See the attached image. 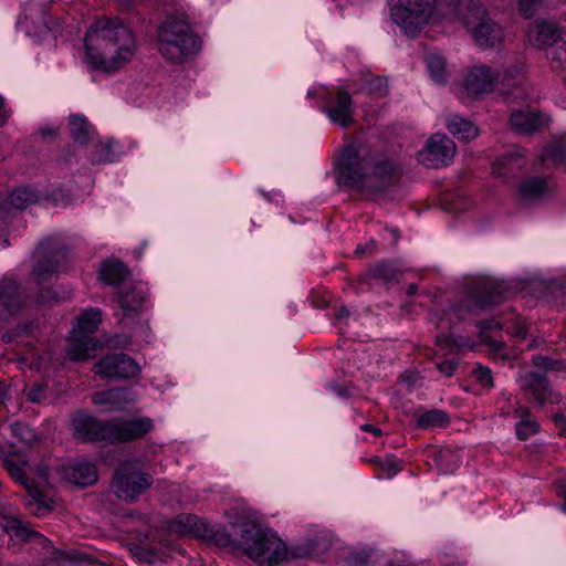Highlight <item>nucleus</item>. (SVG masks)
Returning a JSON list of instances; mask_svg holds the SVG:
<instances>
[{
  "mask_svg": "<svg viewBox=\"0 0 566 566\" xmlns=\"http://www.w3.org/2000/svg\"><path fill=\"white\" fill-rule=\"evenodd\" d=\"M337 182L361 191L380 192L400 178L399 166L384 156L373 155L361 145H348L340 154Z\"/></svg>",
  "mask_w": 566,
  "mask_h": 566,
  "instance_id": "obj_1",
  "label": "nucleus"
},
{
  "mask_svg": "<svg viewBox=\"0 0 566 566\" xmlns=\"http://www.w3.org/2000/svg\"><path fill=\"white\" fill-rule=\"evenodd\" d=\"M135 51L132 31L117 19H98L86 32V61L94 70L115 72L132 60Z\"/></svg>",
  "mask_w": 566,
  "mask_h": 566,
  "instance_id": "obj_2",
  "label": "nucleus"
},
{
  "mask_svg": "<svg viewBox=\"0 0 566 566\" xmlns=\"http://www.w3.org/2000/svg\"><path fill=\"white\" fill-rule=\"evenodd\" d=\"M237 549L262 566H272L286 557L285 544L269 528L247 516H237Z\"/></svg>",
  "mask_w": 566,
  "mask_h": 566,
  "instance_id": "obj_3",
  "label": "nucleus"
},
{
  "mask_svg": "<svg viewBox=\"0 0 566 566\" xmlns=\"http://www.w3.org/2000/svg\"><path fill=\"white\" fill-rule=\"evenodd\" d=\"M157 36L158 50L163 57L176 64L195 54L201 45L184 13L167 15L158 28Z\"/></svg>",
  "mask_w": 566,
  "mask_h": 566,
  "instance_id": "obj_4",
  "label": "nucleus"
},
{
  "mask_svg": "<svg viewBox=\"0 0 566 566\" xmlns=\"http://www.w3.org/2000/svg\"><path fill=\"white\" fill-rule=\"evenodd\" d=\"M455 15L475 43L484 49L500 46L504 41L502 27L494 21L481 0H458Z\"/></svg>",
  "mask_w": 566,
  "mask_h": 566,
  "instance_id": "obj_5",
  "label": "nucleus"
},
{
  "mask_svg": "<svg viewBox=\"0 0 566 566\" xmlns=\"http://www.w3.org/2000/svg\"><path fill=\"white\" fill-rule=\"evenodd\" d=\"M171 533L193 536L220 547L237 549V517L231 522V532L223 526L210 525L196 515H179L168 525Z\"/></svg>",
  "mask_w": 566,
  "mask_h": 566,
  "instance_id": "obj_6",
  "label": "nucleus"
},
{
  "mask_svg": "<svg viewBox=\"0 0 566 566\" xmlns=\"http://www.w3.org/2000/svg\"><path fill=\"white\" fill-rule=\"evenodd\" d=\"M4 467L8 472L27 490L24 506L36 516H43L53 510V500L39 485L28 478L29 464L21 457L12 454L6 458Z\"/></svg>",
  "mask_w": 566,
  "mask_h": 566,
  "instance_id": "obj_7",
  "label": "nucleus"
},
{
  "mask_svg": "<svg viewBox=\"0 0 566 566\" xmlns=\"http://www.w3.org/2000/svg\"><path fill=\"white\" fill-rule=\"evenodd\" d=\"M449 4V0H396L391 8L395 23L410 34L422 28L431 14Z\"/></svg>",
  "mask_w": 566,
  "mask_h": 566,
  "instance_id": "obj_8",
  "label": "nucleus"
},
{
  "mask_svg": "<svg viewBox=\"0 0 566 566\" xmlns=\"http://www.w3.org/2000/svg\"><path fill=\"white\" fill-rule=\"evenodd\" d=\"M153 476L130 463L120 465L114 473L113 489L116 496L126 502H135L153 484Z\"/></svg>",
  "mask_w": 566,
  "mask_h": 566,
  "instance_id": "obj_9",
  "label": "nucleus"
},
{
  "mask_svg": "<svg viewBox=\"0 0 566 566\" xmlns=\"http://www.w3.org/2000/svg\"><path fill=\"white\" fill-rule=\"evenodd\" d=\"M510 293L511 291L503 282L491 279L480 280L472 286L465 307L470 312L484 310L490 305L501 303Z\"/></svg>",
  "mask_w": 566,
  "mask_h": 566,
  "instance_id": "obj_10",
  "label": "nucleus"
},
{
  "mask_svg": "<svg viewBox=\"0 0 566 566\" xmlns=\"http://www.w3.org/2000/svg\"><path fill=\"white\" fill-rule=\"evenodd\" d=\"M454 142L446 135H432L423 149L418 151V160L431 168L448 166L455 155Z\"/></svg>",
  "mask_w": 566,
  "mask_h": 566,
  "instance_id": "obj_11",
  "label": "nucleus"
},
{
  "mask_svg": "<svg viewBox=\"0 0 566 566\" xmlns=\"http://www.w3.org/2000/svg\"><path fill=\"white\" fill-rule=\"evenodd\" d=\"M495 75L497 90L507 102H520L528 97L524 66L521 63L507 66L502 73L495 72Z\"/></svg>",
  "mask_w": 566,
  "mask_h": 566,
  "instance_id": "obj_12",
  "label": "nucleus"
},
{
  "mask_svg": "<svg viewBox=\"0 0 566 566\" xmlns=\"http://www.w3.org/2000/svg\"><path fill=\"white\" fill-rule=\"evenodd\" d=\"M139 371L138 364L124 353L106 355L95 365V373L106 378H133Z\"/></svg>",
  "mask_w": 566,
  "mask_h": 566,
  "instance_id": "obj_13",
  "label": "nucleus"
},
{
  "mask_svg": "<svg viewBox=\"0 0 566 566\" xmlns=\"http://www.w3.org/2000/svg\"><path fill=\"white\" fill-rule=\"evenodd\" d=\"M72 431L76 440L82 442H108L109 421H102L94 417L77 413L72 419Z\"/></svg>",
  "mask_w": 566,
  "mask_h": 566,
  "instance_id": "obj_14",
  "label": "nucleus"
},
{
  "mask_svg": "<svg viewBox=\"0 0 566 566\" xmlns=\"http://www.w3.org/2000/svg\"><path fill=\"white\" fill-rule=\"evenodd\" d=\"M34 276L39 283H43L59 269V259L63 256L53 239H46L39 243L35 250Z\"/></svg>",
  "mask_w": 566,
  "mask_h": 566,
  "instance_id": "obj_15",
  "label": "nucleus"
},
{
  "mask_svg": "<svg viewBox=\"0 0 566 566\" xmlns=\"http://www.w3.org/2000/svg\"><path fill=\"white\" fill-rule=\"evenodd\" d=\"M119 311L116 312L119 323L129 327L139 315L140 307L146 300L143 289L124 284L118 290Z\"/></svg>",
  "mask_w": 566,
  "mask_h": 566,
  "instance_id": "obj_16",
  "label": "nucleus"
},
{
  "mask_svg": "<svg viewBox=\"0 0 566 566\" xmlns=\"http://www.w3.org/2000/svg\"><path fill=\"white\" fill-rule=\"evenodd\" d=\"M153 429L149 418H137L123 421H109L108 442H129L146 436Z\"/></svg>",
  "mask_w": 566,
  "mask_h": 566,
  "instance_id": "obj_17",
  "label": "nucleus"
},
{
  "mask_svg": "<svg viewBox=\"0 0 566 566\" xmlns=\"http://www.w3.org/2000/svg\"><path fill=\"white\" fill-rule=\"evenodd\" d=\"M496 80L495 71L490 66L475 65L468 71L463 87L469 95L480 97L497 88Z\"/></svg>",
  "mask_w": 566,
  "mask_h": 566,
  "instance_id": "obj_18",
  "label": "nucleus"
},
{
  "mask_svg": "<svg viewBox=\"0 0 566 566\" xmlns=\"http://www.w3.org/2000/svg\"><path fill=\"white\" fill-rule=\"evenodd\" d=\"M527 38L533 45L545 48L559 44L564 39V32L554 21L535 20L528 27Z\"/></svg>",
  "mask_w": 566,
  "mask_h": 566,
  "instance_id": "obj_19",
  "label": "nucleus"
},
{
  "mask_svg": "<svg viewBox=\"0 0 566 566\" xmlns=\"http://www.w3.org/2000/svg\"><path fill=\"white\" fill-rule=\"evenodd\" d=\"M327 117L335 124L343 128L350 126L354 123L353 118V99L347 91L338 90L336 95L331 98L328 105L325 107Z\"/></svg>",
  "mask_w": 566,
  "mask_h": 566,
  "instance_id": "obj_20",
  "label": "nucleus"
},
{
  "mask_svg": "<svg viewBox=\"0 0 566 566\" xmlns=\"http://www.w3.org/2000/svg\"><path fill=\"white\" fill-rule=\"evenodd\" d=\"M526 165L524 150L515 149L501 156L492 166L493 174L504 182L515 180Z\"/></svg>",
  "mask_w": 566,
  "mask_h": 566,
  "instance_id": "obj_21",
  "label": "nucleus"
},
{
  "mask_svg": "<svg viewBox=\"0 0 566 566\" xmlns=\"http://www.w3.org/2000/svg\"><path fill=\"white\" fill-rule=\"evenodd\" d=\"M135 400V394L130 389L122 387L98 391L92 396L93 403L103 407L106 411L124 409Z\"/></svg>",
  "mask_w": 566,
  "mask_h": 566,
  "instance_id": "obj_22",
  "label": "nucleus"
},
{
  "mask_svg": "<svg viewBox=\"0 0 566 566\" xmlns=\"http://www.w3.org/2000/svg\"><path fill=\"white\" fill-rule=\"evenodd\" d=\"M510 124L518 134H531L545 124V118L541 113L532 108L517 109L512 112Z\"/></svg>",
  "mask_w": 566,
  "mask_h": 566,
  "instance_id": "obj_23",
  "label": "nucleus"
},
{
  "mask_svg": "<svg viewBox=\"0 0 566 566\" xmlns=\"http://www.w3.org/2000/svg\"><path fill=\"white\" fill-rule=\"evenodd\" d=\"M547 180L543 177L531 176L524 178L517 187V199L521 203H533L548 193Z\"/></svg>",
  "mask_w": 566,
  "mask_h": 566,
  "instance_id": "obj_24",
  "label": "nucleus"
},
{
  "mask_svg": "<svg viewBox=\"0 0 566 566\" xmlns=\"http://www.w3.org/2000/svg\"><path fill=\"white\" fill-rule=\"evenodd\" d=\"M24 303L25 296L19 284L11 280L0 281V307L14 314L23 307Z\"/></svg>",
  "mask_w": 566,
  "mask_h": 566,
  "instance_id": "obj_25",
  "label": "nucleus"
},
{
  "mask_svg": "<svg viewBox=\"0 0 566 566\" xmlns=\"http://www.w3.org/2000/svg\"><path fill=\"white\" fill-rule=\"evenodd\" d=\"M65 476L75 485L88 486L97 481V470L91 462H77L65 470Z\"/></svg>",
  "mask_w": 566,
  "mask_h": 566,
  "instance_id": "obj_26",
  "label": "nucleus"
},
{
  "mask_svg": "<svg viewBox=\"0 0 566 566\" xmlns=\"http://www.w3.org/2000/svg\"><path fill=\"white\" fill-rule=\"evenodd\" d=\"M522 388L532 396V398L539 403L549 399V388L547 380L543 375L536 373H527L521 377Z\"/></svg>",
  "mask_w": 566,
  "mask_h": 566,
  "instance_id": "obj_27",
  "label": "nucleus"
},
{
  "mask_svg": "<svg viewBox=\"0 0 566 566\" xmlns=\"http://www.w3.org/2000/svg\"><path fill=\"white\" fill-rule=\"evenodd\" d=\"M96 349V342L87 335L73 334L70 339L67 355L70 359L83 361L91 356V353Z\"/></svg>",
  "mask_w": 566,
  "mask_h": 566,
  "instance_id": "obj_28",
  "label": "nucleus"
},
{
  "mask_svg": "<svg viewBox=\"0 0 566 566\" xmlns=\"http://www.w3.org/2000/svg\"><path fill=\"white\" fill-rule=\"evenodd\" d=\"M448 130L458 139L470 142L479 135V129L467 118L452 115L447 119Z\"/></svg>",
  "mask_w": 566,
  "mask_h": 566,
  "instance_id": "obj_29",
  "label": "nucleus"
},
{
  "mask_svg": "<svg viewBox=\"0 0 566 566\" xmlns=\"http://www.w3.org/2000/svg\"><path fill=\"white\" fill-rule=\"evenodd\" d=\"M129 272L120 261H106L99 272L101 280L108 285H119L125 282Z\"/></svg>",
  "mask_w": 566,
  "mask_h": 566,
  "instance_id": "obj_30",
  "label": "nucleus"
},
{
  "mask_svg": "<svg viewBox=\"0 0 566 566\" xmlns=\"http://www.w3.org/2000/svg\"><path fill=\"white\" fill-rule=\"evenodd\" d=\"M416 422L420 429L442 428L449 424L448 413L440 409L416 412Z\"/></svg>",
  "mask_w": 566,
  "mask_h": 566,
  "instance_id": "obj_31",
  "label": "nucleus"
},
{
  "mask_svg": "<svg viewBox=\"0 0 566 566\" xmlns=\"http://www.w3.org/2000/svg\"><path fill=\"white\" fill-rule=\"evenodd\" d=\"M70 132L75 143L86 145L94 134V129L85 117L78 115L70 116Z\"/></svg>",
  "mask_w": 566,
  "mask_h": 566,
  "instance_id": "obj_32",
  "label": "nucleus"
},
{
  "mask_svg": "<svg viewBox=\"0 0 566 566\" xmlns=\"http://www.w3.org/2000/svg\"><path fill=\"white\" fill-rule=\"evenodd\" d=\"M38 199V192L34 189L24 186L12 190L7 198V202L11 207L22 210L30 205L35 203Z\"/></svg>",
  "mask_w": 566,
  "mask_h": 566,
  "instance_id": "obj_33",
  "label": "nucleus"
},
{
  "mask_svg": "<svg viewBox=\"0 0 566 566\" xmlns=\"http://www.w3.org/2000/svg\"><path fill=\"white\" fill-rule=\"evenodd\" d=\"M102 319V313L97 308H92L84 312L77 319L76 327L73 328V334H83L91 336L97 331Z\"/></svg>",
  "mask_w": 566,
  "mask_h": 566,
  "instance_id": "obj_34",
  "label": "nucleus"
},
{
  "mask_svg": "<svg viewBox=\"0 0 566 566\" xmlns=\"http://www.w3.org/2000/svg\"><path fill=\"white\" fill-rule=\"evenodd\" d=\"M515 413L521 418L520 422L516 424V434L518 439L526 440L538 431V423L530 418V411L527 408L518 405L515 409Z\"/></svg>",
  "mask_w": 566,
  "mask_h": 566,
  "instance_id": "obj_35",
  "label": "nucleus"
},
{
  "mask_svg": "<svg viewBox=\"0 0 566 566\" xmlns=\"http://www.w3.org/2000/svg\"><path fill=\"white\" fill-rule=\"evenodd\" d=\"M478 327L480 328L479 338L480 342L486 344L492 350H500L503 343L492 337V333L501 329V324L495 319L479 322Z\"/></svg>",
  "mask_w": 566,
  "mask_h": 566,
  "instance_id": "obj_36",
  "label": "nucleus"
},
{
  "mask_svg": "<svg viewBox=\"0 0 566 566\" xmlns=\"http://www.w3.org/2000/svg\"><path fill=\"white\" fill-rule=\"evenodd\" d=\"M363 84L359 90L368 94L385 96L388 92L387 80L381 76H371L370 73H361Z\"/></svg>",
  "mask_w": 566,
  "mask_h": 566,
  "instance_id": "obj_37",
  "label": "nucleus"
},
{
  "mask_svg": "<svg viewBox=\"0 0 566 566\" xmlns=\"http://www.w3.org/2000/svg\"><path fill=\"white\" fill-rule=\"evenodd\" d=\"M6 528L23 541L33 538L42 539V536L35 531H32L27 522L15 516L8 517Z\"/></svg>",
  "mask_w": 566,
  "mask_h": 566,
  "instance_id": "obj_38",
  "label": "nucleus"
},
{
  "mask_svg": "<svg viewBox=\"0 0 566 566\" xmlns=\"http://www.w3.org/2000/svg\"><path fill=\"white\" fill-rule=\"evenodd\" d=\"M368 273L371 277L389 283L397 280L399 270L392 263L384 261L370 268Z\"/></svg>",
  "mask_w": 566,
  "mask_h": 566,
  "instance_id": "obj_39",
  "label": "nucleus"
},
{
  "mask_svg": "<svg viewBox=\"0 0 566 566\" xmlns=\"http://www.w3.org/2000/svg\"><path fill=\"white\" fill-rule=\"evenodd\" d=\"M549 52L552 67L555 71H566V41L563 39L559 44L553 45Z\"/></svg>",
  "mask_w": 566,
  "mask_h": 566,
  "instance_id": "obj_40",
  "label": "nucleus"
},
{
  "mask_svg": "<svg viewBox=\"0 0 566 566\" xmlns=\"http://www.w3.org/2000/svg\"><path fill=\"white\" fill-rule=\"evenodd\" d=\"M542 3H545L547 7L556 8L563 3V0H517L518 8L526 18H531L536 8Z\"/></svg>",
  "mask_w": 566,
  "mask_h": 566,
  "instance_id": "obj_41",
  "label": "nucleus"
},
{
  "mask_svg": "<svg viewBox=\"0 0 566 566\" xmlns=\"http://www.w3.org/2000/svg\"><path fill=\"white\" fill-rule=\"evenodd\" d=\"M544 160L551 159L556 164L566 165V139L555 142L546 150V155L542 158Z\"/></svg>",
  "mask_w": 566,
  "mask_h": 566,
  "instance_id": "obj_42",
  "label": "nucleus"
},
{
  "mask_svg": "<svg viewBox=\"0 0 566 566\" xmlns=\"http://www.w3.org/2000/svg\"><path fill=\"white\" fill-rule=\"evenodd\" d=\"M427 64L432 77L437 82H442L444 80L443 74L446 66L443 57L436 54L429 55L427 57Z\"/></svg>",
  "mask_w": 566,
  "mask_h": 566,
  "instance_id": "obj_43",
  "label": "nucleus"
},
{
  "mask_svg": "<svg viewBox=\"0 0 566 566\" xmlns=\"http://www.w3.org/2000/svg\"><path fill=\"white\" fill-rule=\"evenodd\" d=\"M67 297L69 295L59 296L55 291L51 289H44L41 290L38 294L36 301L41 305H53Z\"/></svg>",
  "mask_w": 566,
  "mask_h": 566,
  "instance_id": "obj_44",
  "label": "nucleus"
},
{
  "mask_svg": "<svg viewBox=\"0 0 566 566\" xmlns=\"http://www.w3.org/2000/svg\"><path fill=\"white\" fill-rule=\"evenodd\" d=\"M533 364L536 367L545 368L547 370H562L565 368L564 361L552 360V359H549L545 356H541V355L533 357Z\"/></svg>",
  "mask_w": 566,
  "mask_h": 566,
  "instance_id": "obj_45",
  "label": "nucleus"
},
{
  "mask_svg": "<svg viewBox=\"0 0 566 566\" xmlns=\"http://www.w3.org/2000/svg\"><path fill=\"white\" fill-rule=\"evenodd\" d=\"M437 343L442 347L450 348L451 350L459 349L463 346H469L468 343L462 338L457 339L453 335L443 334L437 336Z\"/></svg>",
  "mask_w": 566,
  "mask_h": 566,
  "instance_id": "obj_46",
  "label": "nucleus"
},
{
  "mask_svg": "<svg viewBox=\"0 0 566 566\" xmlns=\"http://www.w3.org/2000/svg\"><path fill=\"white\" fill-rule=\"evenodd\" d=\"M473 375L481 386L489 388L493 387V377L490 368L484 366H478L473 370Z\"/></svg>",
  "mask_w": 566,
  "mask_h": 566,
  "instance_id": "obj_47",
  "label": "nucleus"
},
{
  "mask_svg": "<svg viewBox=\"0 0 566 566\" xmlns=\"http://www.w3.org/2000/svg\"><path fill=\"white\" fill-rule=\"evenodd\" d=\"M13 432L17 437H19L23 442L31 443L34 441V434L30 430V428L22 423H15L13 426Z\"/></svg>",
  "mask_w": 566,
  "mask_h": 566,
  "instance_id": "obj_48",
  "label": "nucleus"
},
{
  "mask_svg": "<svg viewBox=\"0 0 566 566\" xmlns=\"http://www.w3.org/2000/svg\"><path fill=\"white\" fill-rule=\"evenodd\" d=\"M510 333L520 340L525 339L527 335V326L522 319H516L512 324Z\"/></svg>",
  "mask_w": 566,
  "mask_h": 566,
  "instance_id": "obj_49",
  "label": "nucleus"
},
{
  "mask_svg": "<svg viewBox=\"0 0 566 566\" xmlns=\"http://www.w3.org/2000/svg\"><path fill=\"white\" fill-rule=\"evenodd\" d=\"M457 367L458 361L455 359H449L437 363V368L439 369V371L447 377H451L454 374Z\"/></svg>",
  "mask_w": 566,
  "mask_h": 566,
  "instance_id": "obj_50",
  "label": "nucleus"
},
{
  "mask_svg": "<svg viewBox=\"0 0 566 566\" xmlns=\"http://www.w3.org/2000/svg\"><path fill=\"white\" fill-rule=\"evenodd\" d=\"M57 128L52 126H45L40 128L39 134L42 136L43 139H53L57 136Z\"/></svg>",
  "mask_w": 566,
  "mask_h": 566,
  "instance_id": "obj_51",
  "label": "nucleus"
},
{
  "mask_svg": "<svg viewBox=\"0 0 566 566\" xmlns=\"http://www.w3.org/2000/svg\"><path fill=\"white\" fill-rule=\"evenodd\" d=\"M36 475H38V478L40 480V482L36 483V485L40 486V483H46L48 479H49V469H48V467L39 465L38 469H36Z\"/></svg>",
  "mask_w": 566,
  "mask_h": 566,
  "instance_id": "obj_52",
  "label": "nucleus"
},
{
  "mask_svg": "<svg viewBox=\"0 0 566 566\" xmlns=\"http://www.w3.org/2000/svg\"><path fill=\"white\" fill-rule=\"evenodd\" d=\"M9 397V386L0 381V406L6 402Z\"/></svg>",
  "mask_w": 566,
  "mask_h": 566,
  "instance_id": "obj_53",
  "label": "nucleus"
},
{
  "mask_svg": "<svg viewBox=\"0 0 566 566\" xmlns=\"http://www.w3.org/2000/svg\"><path fill=\"white\" fill-rule=\"evenodd\" d=\"M42 391V388L41 387H35V388H32L29 392H28V399L32 402H38L40 400V394Z\"/></svg>",
  "mask_w": 566,
  "mask_h": 566,
  "instance_id": "obj_54",
  "label": "nucleus"
},
{
  "mask_svg": "<svg viewBox=\"0 0 566 566\" xmlns=\"http://www.w3.org/2000/svg\"><path fill=\"white\" fill-rule=\"evenodd\" d=\"M8 117V112L4 109V101L2 96H0V126L7 122Z\"/></svg>",
  "mask_w": 566,
  "mask_h": 566,
  "instance_id": "obj_55",
  "label": "nucleus"
},
{
  "mask_svg": "<svg viewBox=\"0 0 566 566\" xmlns=\"http://www.w3.org/2000/svg\"><path fill=\"white\" fill-rule=\"evenodd\" d=\"M361 430L366 431V432H371L375 436H380L381 434V430L375 426H371V424H364L361 426Z\"/></svg>",
  "mask_w": 566,
  "mask_h": 566,
  "instance_id": "obj_56",
  "label": "nucleus"
},
{
  "mask_svg": "<svg viewBox=\"0 0 566 566\" xmlns=\"http://www.w3.org/2000/svg\"><path fill=\"white\" fill-rule=\"evenodd\" d=\"M348 316H349V311L346 307H340L336 312V318L337 319H343V318H346Z\"/></svg>",
  "mask_w": 566,
  "mask_h": 566,
  "instance_id": "obj_57",
  "label": "nucleus"
},
{
  "mask_svg": "<svg viewBox=\"0 0 566 566\" xmlns=\"http://www.w3.org/2000/svg\"><path fill=\"white\" fill-rule=\"evenodd\" d=\"M452 458H453V454H452V452H451V451H448V450H447V451H441V452L439 453V459H440L441 461H443V460L448 461V460H450V459H452Z\"/></svg>",
  "mask_w": 566,
  "mask_h": 566,
  "instance_id": "obj_58",
  "label": "nucleus"
},
{
  "mask_svg": "<svg viewBox=\"0 0 566 566\" xmlns=\"http://www.w3.org/2000/svg\"><path fill=\"white\" fill-rule=\"evenodd\" d=\"M436 323H437V327L440 328L441 331H444L449 327L448 322H446V319L443 317L438 319Z\"/></svg>",
  "mask_w": 566,
  "mask_h": 566,
  "instance_id": "obj_59",
  "label": "nucleus"
},
{
  "mask_svg": "<svg viewBox=\"0 0 566 566\" xmlns=\"http://www.w3.org/2000/svg\"><path fill=\"white\" fill-rule=\"evenodd\" d=\"M387 469H388V475H389V476H390V475H392V474H395V473L398 471L397 465H396V464H394L392 462H389V463H388V468H387Z\"/></svg>",
  "mask_w": 566,
  "mask_h": 566,
  "instance_id": "obj_60",
  "label": "nucleus"
},
{
  "mask_svg": "<svg viewBox=\"0 0 566 566\" xmlns=\"http://www.w3.org/2000/svg\"><path fill=\"white\" fill-rule=\"evenodd\" d=\"M418 291V286L416 284H410L407 289V293L409 295H415Z\"/></svg>",
  "mask_w": 566,
  "mask_h": 566,
  "instance_id": "obj_61",
  "label": "nucleus"
},
{
  "mask_svg": "<svg viewBox=\"0 0 566 566\" xmlns=\"http://www.w3.org/2000/svg\"><path fill=\"white\" fill-rule=\"evenodd\" d=\"M554 421L556 424H563L565 422V417L563 415H556L554 417Z\"/></svg>",
  "mask_w": 566,
  "mask_h": 566,
  "instance_id": "obj_62",
  "label": "nucleus"
},
{
  "mask_svg": "<svg viewBox=\"0 0 566 566\" xmlns=\"http://www.w3.org/2000/svg\"><path fill=\"white\" fill-rule=\"evenodd\" d=\"M560 493L563 494L564 496V504H563V509L566 511V488L563 486Z\"/></svg>",
  "mask_w": 566,
  "mask_h": 566,
  "instance_id": "obj_63",
  "label": "nucleus"
},
{
  "mask_svg": "<svg viewBox=\"0 0 566 566\" xmlns=\"http://www.w3.org/2000/svg\"><path fill=\"white\" fill-rule=\"evenodd\" d=\"M355 252L356 254H363L365 252V248L358 247Z\"/></svg>",
  "mask_w": 566,
  "mask_h": 566,
  "instance_id": "obj_64",
  "label": "nucleus"
}]
</instances>
